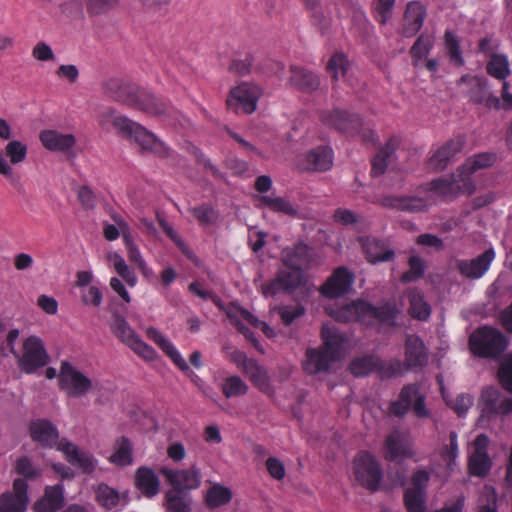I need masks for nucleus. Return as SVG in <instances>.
Wrapping results in <instances>:
<instances>
[{
  "mask_svg": "<svg viewBox=\"0 0 512 512\" xmlns=\"http://www.w3.org/2000/svg\"><path fill=\"white\" fill-rule=\"evenodd\" d=\"M105 94L113 100L148 114L161 116L168 105L136 84L120 78H111L104 84Z\"/></svg>",
  "mask_w": 512,
  "mask_h": 512,
  "instance_id": "obj_1",
  "label": "nucleus"
},
{
  "mask_svg": "<svg viewBox=\"0 0 512 512\" xmlns=\"http://www.w3.org/2000/svg\"><path fill=\"white\" fill-rule=\"evenodd\" d=\"M323 345L319 348H308L303 370L308 374L326 372L331 364L340 358L343 337L334 329L323 326L321 329Z\"/></svg>",
  "mask_w": 512,
  "mask_h": 512,
  "instance_id": "obj_2",
  "label": "nucleus"
},
{
  "mask_svg": "<svg viewBox=\"0 0 512 512\" xmlns=\"http://www.w3.org/2000/svg\"><path fill=\"white\" fill-rule=\"evenodd\" d=\"M349 370L355 377H365L376 373L380 379H391L403 373V364L399 359L383 360L377 355L367 354L354 358L349 364Z\"/></svg>",
  "mask_w": 512,
  "mask_h": 512,
  "instance_id": "obj_3",
  "label": "nucleus"
},
{
  "mask_svg": "<svg viewBox=\"0 0 512 512\" xmlns=\"http://www.w3.org/2000/svg\"><path fill=\"white\" fill-rule=\"evenodd\" d=\"M505 336L496 328H478L469 337L470 351L480 358L497 359L507 348Z\"/></svg>",
  "mask_w": 512,
  "mask_h": 512,
  "instance_id": "obj_4",
  "label": "nucleus"
},
{
  "mask_svg": "<svg viewBox=\"0 0 512 512\" xmlns=\"http://www.w3.org/2000/svg\"><path fill=\"white\" fill-rule=\"evenodd\" d=\"M112 334L135 354L147 361L156 358L155 349L145 343L136 331L130 326L125 317L117 312L113 313L109 321Z\"/></svg>",
  "mask_w": 512,
  "mask_h": 512,
  "instance_id": "obj_5",
  "label": "nucleus"
},
{
  "mask_svg": "<svg viewBox=\"0 0 512 512\" xmlns=\"http://www.w3.org/2000/svg\"><path fill=\"white\" fill-rule=\"evenodd\" d=\"M418 418H426L430 415L425 405V396L420 393L416 383L404 385L397 400L389 405V412L397 417H403L410 408Z\"/></svg>",
  "mask_w": 512,
  "mask_h": 512,
  "instance_id": "obj_6",
  "label": "nucleus"
},
{
  "mask_svg": "<svg viewBox=\"0 0 512 512\" xmlns=\"http://www.w3.org/2000/svg\"><path fill=\"white\" fill-rule=\"evenodd\" d=\"M356 481L370 491H376L382 480V470L376 458L366 451L359 452L353 462Z\"/></svg>",
  "mask_w": 512,
  "mask_h": 512,
  "instance_id": "obj_7",
  "label": "nucleus"
},
{
  "mask_svg": "<svg viewBox=\"0 0 512 512\" xmlns=\"http://www.w3.org/2000/svg\"><path fill=\"white\" fill-rule=\"evenodd\" d=\"M58 382L59 388L74 398L86 395L93 388L92 380L68 361L61 363Z\"/></svg>",
  "mask_w": 512,
  "mask_h": 512,
  "instance_id": "obj_8",
  "label": "nucleus"
},
{
  "mask_svg": "<svg viewBox=\"0 0 512 512\" xmlns=\"http://www.w3.org/2000/svg\"><path fill=\"white\" fill-rule=\"evenodd\" d=\"M260 96L261 89L259 86L243 82L231 89L226 105L235 113L252 114L257 108Z\"/></svg>",
  "mask_w": 512,
  "mask_h": 512,
  "instance_id": "obj_9",
  "label": "nucleus"
},
{
  "mask_svg": "<svg viewBox=\"0 0 512 512\" xmlns=\"http://www.w3.org/2000/svg\"><path fill=\"white\" fill-rule=\"evenodd\" d=\"M428 189L444 198L452 199L461 194L471 195L475 191V183L472 178H463L457 171L450 177H440L432 180Z\"/></svg>",
  "mask_w": 512,
  "mask_h": 512,
  "instance_id": "obj_10",
  "label": "nucleus"
},
{
  "mask_svg": "<svg viewBox=\"0 0 512 512\" xmlns=\"http://www.w3.org/2000/svg\"><path fill=\"white\" fill-rule=\"evenodd\" d=\"M48 361V353L39 337L29 336L24 340L23 354L18 359V365L24 373H35L39 368L44 367Z\"/></svg>",
  "mask_w": 512,
  "mask_h": 512,
  "instance_id": "obj_11",
  "label": "nucleus"
},
{
  "mask_svg": "<svg viewBox=\"0 0 512 512\" xmlns=\"http://www.w3.org/2000/svg\"><path fill=\"white\" fill-rule=\"evenodd\" d=\"M360 307L364 312V322L367 321L368 324H371L370 320L373 319L390 328L397 325V319L401 314V309L395 299L383 300L378 305L364 300Z\"/></svg>",
  "mask_w": 512,
  "mask_h": 512,
  "instance_id": "obj_12",
  "label": "nucleus"
},
{
  "mask_svg": "<svg viewBox=\"0 0 512 512\" xmlns=\"http://www.w3.org/2000/svg\"><path fill=\"white\" fill-rule=\"evenodd\" d=\"M319 117L326 127L351 136L362 125V118L358 114L341 109L323 110Z\"/></svg>",
  "mask_w": 512,
  "mask_h": 512,
  "instance_id": "obj_13",
  "label": "nucleus"
},
{
  "mask_svg": "<svg viewBox=\"0 0 512 512\" xmlns=\"http://www.w3.org/2000/svg\"><path fill=\"white\" fill-rule=\"evenodd\" d=\"M160 473L165 477L172 490L185 492L195 490L201 485V473L196 465L176 470L163 467Z\"/></svg>",
  "mask_w": 512,
  "mask_h": 512,
  "instance_id": "obj_14",
  "label": "nucleus"
},
{
  "mask_svg": "<svg viewBox=\"0 0 512 512\" xmlns=\"http://www.w3.org/2000/svg\"><path fill=\"white\" fill-rule=\"evenodd\" d=\"M429 350L424 341L416 334H407L404 341V370H417L427 365Z\"/></svg>",
  "mask_w": 512,
  "mask_h": 512,
  "instance_id": "obj_15",
  "label": "nucleus"
},
{
  "mask_svg": "<svg viewBox=\"0 0 512 512\" xmlns=\"http://www.w3.org/2000/svg\"><path fill=\"white\" fill-rule=\"evenodd\" d=\"M302 272L293 268H282L271 281L262 285L265 297L275 296L280 292L293 293L301 284Z\"/></svg>",
  "mask_w": 512,
  "mask_h": 512,
  "instance_id": "obj_16",
  "label": "nucleus"
},
{
  "mask_svg": "<svg viewBox=\"0 0 512 512\" xmlns=\"http://www.w3.org/2000/svg\"><path fill=\"white\" fill-rule=\"evenodd\" d=\"M488 445L489 438L485 434H479L474 439V450L468 460V470L472 476L484 478L490 472L492 461L487 452Z\"/></svg>",
  "mask_w": 512,
  "mask_h": 512,
  "instance_id": "obj_17",
  "label": "nucleus"
},
{
  "mask_svg": "<svg viewBox=\"0 0 512 512\" xmlns=\"http://www.w3.org/2000/svg\"><path fill=\"white\" fill-rule=\"evenodd\" d=\"M495 257L494 249L489 248L475 258L457 260L456 268L464 278L478 280L490 269Z\"/></svg>",
  "mask_w": 512,
  "mask_h": 512,
  "instance_id": "obj_18",
  "label": "nucleus"
},
{
  "mask_svg": "<svg viewBox=\"0 0 512 512\" xmlns=\"http://www.w3.org/2000/svg\"><path fill=\"white\" fill-rule=\"evenodd\" d=\"M463 83H469V99L475 104H484L488 109L499 110L501 101L489 91L488 80L482 76L464 75L460 79Z\"/></svg>",
  "mask_w": 512,
  "mask_h": 512,
  "instance_id": "obj_19",
  "label": "nucleus"
},
{
  "mask_svg": "<svg viewBox=\"0 0 512 512\" xmlns=\"http://www.w3.org/2000/svg\"><path fill=\"white\" fill-rule=\"evenodd\" d=\"M354 282V275L344 266L336 268L321 286V294L329 299L346 295Z\"/></svg>",
  "mask_w": 512,
  "mask_h": 512,
  "instance_id": "obj_20",
  "label": "nucleus"
},
{
  "mask_svg": "<svg viewBox=\"0 0 512 512\" xmlns=\"http://www.w3.org/2000/svg\"><path fill=\"white\" fill-rule=\"evenodd\" d=\"M27 491V482L21 478L15 479L13 491L0 496V512H25L29 501Z\"/></svg>",
  "mask_w": 512,
  "mask_h": 512,
  "instance_id": "obj_21",
  "label": "nucleus"
},
{
  "mask_svg": "<svg viewBox=\"0 0 512 512\" xmlns=\"http://www.w3.org/2000/svg\"><path fill=\"white\" fill-rule=\"evenodd\" d=\"M482 411L488 417L506 416L512 412V398L503 397L495 387H486L481 394Z\"/></svg>",
  "mask_w": 512,
  "mask_h": 512,
  "instance_id": "obj_22",
  "label": "nucleus"
},
{
  "mask_svg": "<svg viewBox=\"0 0 512 512\" xmlns=\"http://www.w3.org/2000/svg\"><path fill=\"white\" fill-rule=\"evenodd\" d=\"M58 450L63 452L66 460L74 467L80 469L84 474H91L97 465V460L88 452L80 450L75 444L61 439Z\"/></svg>",
  "mask_w": 512,
  "mask_h": 512,
  "instance_id": "obj_23",
  "label": "nucleus"
},
{
  "mask_svg": "<svg viewBox=\"0 0 512 512\" xmlns=\"http://www.w3.org/2000/svg\"><path fill=\"white\" fill-rule=\"evenodd\" d=\"M464 139L461 136L447 141L428 160V167L435 171L444 170L450 161L462 150Z\"/></svg>",
  "mask_w": 512,
  "mask_h": 512,
  "instance_id": "obj_24",
  "label": "nucleus"
},
{
  "mask_svg": "<svg viewBox=\"0 0 512 512\" xmlns=\"http://www.w3.org/2000/svg\"><path fill=\"white\" fill-rule=\"evenodd\" d=\"M30 435L33 441L43 447L52 448L59 445V432L56 426L47 419H37L29 426Z\"/></svg>",
  "mask_w": 512,
  "mask_h": 512,
  "instance_id": "obj_25",
  "label": "nucleus"
},
{
  "mask_svg": "<svg viewBox=\"0 0 512 512\" xmlns=\"http://www.w3.org/2000/svg\"><path fill=\"white\" fill-rule=\"evenodd\" d=\"M373 202H376L373 200ZM385 208L396 209L409 213L424 211L427 206V200L417 196H384L377 201Z\"/></svg>",
  "mask_w": 512,
  "mask_h": 512,
  "instance_id": "obj_26",
  "label": "nucleus"
},
{
  "mask_svg": "<svg viewBox=\"0 0 512 512\" xmlns=\"http://www.w3.org/2000/svg\"><path fill=\"white\" fill-rule=\"evenodd\" d=\"M411 455L408 439L401 431L394 429L386 436L384 441V457L386 460L395 461L398 458Z\"/></svg>",
  "mask_w": 512,
  "mask_h": 512,
  "instance_id": "obj_27",
  "label": "nucleus"
},
{
  "mask_svg": "<svg viewBox=\"0 0 512 512\" xmlns=\"http://www.w3.org/2000/svg\"><path fill=\"white\" fill-rule=\"evenodd\" d=\"M426 8L418 1L409 2L403 18L402 33L405 37L416 35L423 26Z\"/></svg>",
  "mask_w": 512,
  "mask_h": 512,
  "instance_id": "obj_28",
  "label": "nucleus"
},
{
  "mask_svg": "<svg viewBox=\"0 0 512 512\" xmlns=\"http://www.w3.org/2000/svg\"><path fill=\"white\" fill-rule=\"evenodd\" d=\"M134 485L148 499L155 497L160 491L158 476L147 466H141L135 471Z\"/></svg>",
  "mask_w": 512,
  "mask_h": 512,
  "instance_id": "obj_29",
  "label": "nucleus"
},
{
  "mask_svg": "<svg viewBox=\"0 0 512 512\" xmlns=\"http://www.w3.org/2000/svg\"><path fill=\"white\" fill-rule=\"evenodd\" d=\"M363 252L368 262L376 264L393 260L395 253L387 245L376 238H361Z\"/></svg>",
  "mask_w": 512,
  "mask_h": 512,
  "instance_id": "obj_30",
  "label": "nucleus"
},
{
  "mask_svg": "<svg viewBox=\"0 0 512 512\" xmlns=\"http://www.w3.org/2000/svg\"><path fill=\"white\" fill-rule=\"evenodd\" d=\"M64 506V490L62 485L47 486L44 495L38 499L33 509L35 512H56Z\"/></svg>",
  "mask_w": 512,
  "mask_h": 512,
  "instance_id": "obj_31",
  "label": "nucleus"
},
{
  "mask_svg": "<svg viewBox=\"0 0 512 512\" xmlns=\"http://www.w3.org/2000/svg\"><path fill=\"white\" fill-rule=\"evenodd\" d=\"M400 143L398 136L390 137L384 146H382L371 160L370 174L373 178L383 175L390 162L391 156L394 154Z\"/></svg>",
  "mask_w": 512,
  "mask_h": 512,
  "instance_id": "obj_32",
  "label": "nucleus"
},
{
  "mask_svg": "<svg viewBox=\"0 0 512 512\" xmlns=\"http://www.w3.org/2000/svg\"><path fill=\"white\" fill-rule=\"evenodd\" d=\"M334 153L331 147L319 146L309 151L305 156V170L327 171L333 165Z\"/></svg>",
  "mask_w": 512,
  "mask_h": 512,
  "instance_id": "obj_33",
  "label": "nucleus"
},
{
  "mask_svg": "<svg viewBox=\"0 0 512 512\" xmlns=\"http://www.w3.org/2000/svg\"><path fill=\"white\" fill-rule=\"evenodd\" d=\"M310 247L304 243H298L294 247L283 249L281 261L284 267L293 268L302 272V266L310 261Z\"/></svg>",
  "mask_w": 512,
  "mask_h": 512,
  "instance_id": "obj_34",
  "label": "nucleus"
},
{
  "mask_svg": "<svg viewBox=\"0 0 512 512\" xmlns=\"http://www.w3.org/2000/svg\"><path fill=\"white\" fill-rule=\"evenodd\" d=\"M39 139L46 149L59 152L71 149L76 143L74 135L62 134L56 130H43Z\"/></svg>",
  "mask_w": 512,
  "mask_h": 512,
  "instance_id": "obj_35",
  "label": "nucleus"
},
{
  "mask_svg": "<svg viewBox=\"0 0 512 512\" xmlns=\"http://www.w3.org/2000/svg\"><path fill=\"white\" fill-rule=\"evenodd\" d=\"M132 139L143 150L153 152L161 157H166L169 155L168 148L165 146V144L140 124L138 127H136Z\"/></svg>",
  "mask_w": 512,
  "mask_h": 512,
  "instance_id": "obj_36",
  "label": "nucleus"
},
{
  "mask_svg": "<svg viewBox=\"0 0 512 512\" xmlns=\"http://www.w3.org/2000/svg\"><path fill=\"white\" fill-rule=\"evenodd\" d=\"M364 300L352 301L341 307H326V313L338 322L348 323L353 321L364 322V312L360 309Z\"/></svg>",
  "mask_w": 512,
  "mask_h": 512,
  "instance_id": "obj_37",
  "label": "nucleus"
},
{
  "mask_svg": "<svg viewBox=\"0 0 512 512\" xmlns=\"http://www.w3.org/2000/svg\"><path fill=\"white\" fill-rule=\"evenodd\" d=\"M497 156L492 152H483L468 158L465 163L458 168V172L463 178L469 177L477 170L491 167L496 162Z\"/></svg>",
  "mask_w": 512,
  "mask_h": 512,
  "instance_id": "obj_38",
  "label": "nucleus"
},
{
  "mask_svg": "<svg viewBox=\"0 0 512 512\" xmlns=\"http://www.w3.org/2000/svg\"><path fill=\"white\" fill-rule=\"evenodd\" d=\"M290 83L304 92H312L319 87L320 81L316 74L298 67L291 66Z\"/></svg>",
  "mask_w": 512,
  "mask_h": 512,
  "instance_id": "obj_39",
  "label": "nucleus"
},
{
  "mask_svg": "<svg viewBox=\"0 0 512 512\" xmlns=\"http://www.w3.org/2000/svg\"><path fill=\"white\" fill-rule=\"evenodd\" d=\"M486 72L489 76L502 81L511 74L510 62L505 54L492 53L486 63Z\"/></svg>",
  "mask_w": 512,
  "mask_h": 512,
  "instance_id": "obj_40",
  "label": "nucleus"
},
{
  "mask_svg": "<svg viewBox=\"0 0 512 512\" xmlns=\"http://www.w3.org/2000/svg\"><path fill=\"white\" fill-rule=\"evenodd\" d=\"M409 299V315L420 321H427L431 315V307L425 301L423 293L414 288L408 293Z\"/></svg>",
  "mask_w": 512,
  "mask_h": 512,
  "instance_id": "obj_41",
  "label": "nucleus"
},
{
  "mask_svg": "<svg viewBox=\"0 0 512 512\" xmlns=\"http://www.w3.org/2000/svg\"><path fill=\"white\" fill-rule=\"evenodd\" d=\"M232 499V491L219 483H214L207 490L205 495V504L210 509H215L226 505Z\"/></svg>",
  "mask_w": 512,
  "mask_h": 512,
  "instance_id": "obj_42",
  "label": "nucleus"
},
{
  "mask_svg": "<svg viewBox=\"0 0 512 512\" xmlns=\"http://www.w3.org/2000/svg\"><path fill=\"white\" fill-rule=\"evenodd\" d=\"M164 505L167 512H191L190 497L177 490L166 492Z\"/></svg>",
  "mask_w": 512,
  "mask_h": 512,
  "instance_id": "obj_43",
  "label": "nucleus"
},
{
  "mask_svg": "<svg viewBox=\"0 0 512 512\" xmlns=\"http://www.w3.org/2000/svg\"><path fill=\"white\" fill-rule=\"evenodd\" d=\"M95 496L98 504L107 510L117 507L122 498L116 489L110 487L106 483L98 484L95 490Z\"/></svg>",
  "mask_w": 512,
  "mask_h": 512,
  "instance_id": "obj_44",
  "label": "nucleus"
},
{
  "mask_svg": "<svg viewBox=\"0 0 512 512\" xmlns=\"http://www.w3.org/2000/svg\"><path fill=\"white\" fill-rule=\"evenodd\" d=\"M109 461L117 466H128L132 463V445L127 437H120L116 441L115 452L109 457Z\"/></svg>",
  "mask_w": 512,
  "mask_h": 512,
  "instance_id": "obj_45",
  "label": "nucleus"
},
{
  "mask_svg": "<svg viewBox=\"0 0 512 512\" xmlns=\"http://www.w3.org/2000/svg\"><path fill=\"white\" fill-rule=\"evenodd\" d=\"M242 372L248 376L252 384L259 388L261 391L265 392L270 388L267 371L262 366H260L255 359L250 362Z\"/></svg>",
  "mask_w": 512,
  "mask_h": 512,
  "instance_id": "obj_46",
  "label": "nucleus"
},
{
  "mask_svg": "<svg viewBox=\"0 0 512 512\" xmlns=\"http://www.w3.org/2000/svg\"><path fill=\"white\" fill-rule=\"evenodd\" d=\"M434 45L433 37L421 34L410 48L413 66L418 67L421 60L425 59Z\"/></svg>",
  "mask_w": 512,
  "mask_h": 512,
  "instance_id": "obj_47",
  "label": "nucleus"
},
{
  "mask_svg": "<svg viewBox=\"0 0 512 512\" xmlns=\"http://www.w3.org/2000/svg\"><path fill=\"white\" fill-rule=\"evenodd\" d=\"M259 201L262 206L268 207L273 212L283 213L289 216H295L297 214L293 205L282 197L261 196Z\"/></svg>",
  "mask_w": 512,
  "mask_h": 512,
  "instance_id": "obj_48",
  "label": "nucleus"
},
{
  "mask_svg": "<svg viewBox=\"0 0 512 512\" xmlns=\"http://www.w3.org/2000/svg\"><path fill=\"white\" fill-rule=\"evenodd\" d=\"M221 391L226 398L245 395L248 391L247 384L237 375L229 376L221 384Z\"/></svg>",
  "mask_w": 512,
  "mask_h": 512,
  "instance_id": "obj_49",
  "label": "nucleus"
},
{
  "mask_svg": "<svg viewBox=\"0 0 512 512\" xmlns=\"http://www.w3.org/2000/svg\"><path fill=\"white\" fill-rule=\"evenodd\" d=\"M409 269L405 271L400 280L402 283H411L419 280L425 274V263L421 259V257L417 255H412L408 259Z\"/></svg>",
  "mask_w": 512,
  "mask_h": 512,
  "instance_id": "obj_50",
  "label": "nucleus"
},
{
  "mask_svg": "<svg viewBox=\"0 0 512 512\" xmlns=\"http://www.w3.org/2000/svg\"><path fill=\"white\" fill-rule=\"evenodd\" d=\"M444 41L445 48L451 63H453L457 67L463 66L464 59L462 56L459 41L456 38V36L452 32L447 30L444 35Z\"/></svg>",
  "mask_w": 512,
  "mask_h": 512,
  "instance_id": "obj_51",
  "label": "nucleus"
},
{
  "mask_svg": "<svg viewBox=\"0 0 512 512\" xmlns=\"http://www.w3.org/2000/svg\"><path fill=\"white\" fill-rule=\"evenodd\" d=\"M348 59L340 52H337L331 56L327 63V71L330 73L333 80L337 81L341 77H344L348 71Z\"/></svg>",
  "mask_w": 512,
  "mask_h": 512,
  "instance_id": "obj_52",
  "label": "nucleus"
},
{
  "mask_svg": "<svg viewBox=\"0 0 512 512\" xmlns=\"http://www.w3.org/2000/svg\"><path fill=\"white\" fill-rule=\"evenodd\" d=\"M426 493L406 489L404 492V504L408 512H425Z\"/></svg>",
  "mask_w": 512,
  "mask_h": 512,
  "instance_id": "obj_53",
  "label": "nucleus"
},
{
  "mask_svg": "<svg viewBox=\"0 0 512 512\" xmlns=\"http://www.w3.org/2000/svg\"><path fill=\"white\" fill-rule=\"evenodd\" d=\"M90 16L104 15L114 9L119 0H83Z\"/></svg>",
  "mask_w": 512,
  "mask_h": 512,
  "instance_id": "obj_54",
  "label": "nucleus"
},
{
  "mask_svg": "<svg viewBox=\"0 0 512 512\" xmlns=\"http://www.w3.org/2000/svg\"><path fill=\"white\" fill-rule=\"evenodd\" d=\"M159 347L181 371H190L189 365L187 364L186 360L182 357L180 352L177 350V348L171 341H169L166 338L164 342L161 345H159Z\"/></svg>",
  "mask_w": 512,
  "mask_h": 512,
  "instance_id": "obj_55",
  "label": "nucleus"
},
{
  "mask_svg": "<svg viewBox=\"0 0 512 512\" xmlns=\"http://www.w3.org/2000/svg\"><path fill=\"white\" fill-rule=\"evenodd\" d=\"M5 155L12 164H18L26 158L27 146L18 140H12L5 147Z\"/></svg>",
  "mask_w": 512,
  "mask_h": 512,
  "instance_id": "obj_56",
  "label": "nucleus"
},
{
  "mask_svg": "<svg viewBox=\"0 0 512 512\" xmlns=\"http://www.w3.org/2000/svg\"><path fill=\"white\" fill-rule=\"evenodd\" d=\"M498 380L503 389L512 394V355L501 362L498 369Z\"/></svg>",
  "mask_w": 512,
  "mask_h": 512,
  "instance_id": "obj_57",
  "label": "nucleus"
},
{
  "mask_svg": "<svg viewBox=\"0 0 512 512\" xmlns=\"http://www.w3.org/2000/svg\"><path fill=\"white\" fill-rule=\"evenodd\" d=\"M112 124L118 133L127 139H132L136 127L139 125L125 116H115L112 120Z\"/></svg>",
  "mask_w": 512,
  "mask_h": 512,
  "instance_id": "obj_58",
  "label": "nucleus"
},
{
  "mask_svg": "<svg viewBox=\"0 0 512 512\" xmlns=\"http://www.w3.org/2000/svg\"><path fill=\"white\" fill-rule=\"evenodd\" d=\"M114 269L129 286L133 287L136 285L137 277L134 271L131 270L125 263L124 259L117 254L115 255L114 260Z\"/></svg>",
  "mask_w": 512,
  "mask_h": 512,
  "instance_id": "obj_59",
  "label": "nucleus"
},
{
  "mask_svg": "<svg viewBox=\"0 0 512 512\" xmlns=\"http://www.w3.org/2000/svg\"><path fill=\"white\" fill-rule=\"evenodd\" d=\"M190 153L193 154L196 161L203 165L205 170H208L211 175L217 179H222L223 173L211 162V160L196 146H192Z\"/></svg>",
  "mask_w": 512,
  "mask_h": 512,
  "instance_id": "obj_60",
  "label": "nucleus"
},
{
  "mask_svg": "<svg viewBox=\"0 0 512 512\" xmlns=\"http://www.w3.org/2000/svg\"><path fill=\"white\" fill-rule=\"evenodd\" d=\"M280 318L284 325H291L297 318L301 317L305 313V308L298 304L295 306H283L278 311Z\"/></svg>",
  "mask_w": 512,
  "mask_h": 512,
  "instance_id": "obj_61",
  "label": "nucleus"
},
{
  "mask_svg": "<svg viewBox=\"0 0 512 512\" xmlns=\"http://www.w3.org/2000/svg\"><path fill=\"white\" fill-rule=\"evenodd\" d=\"M254 63V57L252 54H247L243 60L234 59L229 65V71L238 74L240 76L248 75L251 72Z\"/></svg>",
  "mask_w": 512,
  "mask_h": 512,
  "instance_id": "obj_62",
  "label": "nucleus"
},
{
  "mask_svg": "<svg viewBox=\"0 0 512 512\" xmlns=\"http://www.w3.org/2000/svg\"><path fill=\"white\" fill-rule=\"evenodd\" d=\"M193 216L201 225L212 224L216 218L215 210L208 205H200L191 209Z\"/></svg>",
  "mask_w": 512,
  "mask_h": 512,
  "instance_id": "obj_63",
  "label": "nucleus"
},
{
  "mask_svg": "<svg viewBox=\"0 0 512 512\" xmlns=\"http://www.w3.org/2000/svg\"><path fill=\"white\" fill-rule=\"evenodd\" d=\"M15 470L19 475H22L27 479H35L40 474L27 456L20 457L17 460Z\"/></svg>",
  "mask_w": 512,
  "mask_h": 512,
  "instance_id": "obj_64",
  "label": "nucleus"
}]
</instances>
